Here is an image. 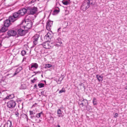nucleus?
Here are the masks:
<instances>
[{"label": "nucleus", "instance_id": "a19ab883", "mask_svg": "<svg viewBox=\"0 0 127 127\" xmlns=\"http://www.w3.org/2000/svg\"><path fill=\"white\" fill-rule=\"evenodd\" d=\"M80 85V86H83L84 87V84L83 83H80V84H79Z\"/></svg>", "mask_w": 127, "mask_h": 127}, {"label": "nucleus", "instance_id": "c756f323", "mask_svg": "<svg viewBox=\"0 0 127 127\" xmlns=\"http://www.w3.org/2000/svg\"><path fill=\"white\" fill-rule=\"evenodd\" d=\"M56 45L58 46H60L62 43V42H57V41H56Z\"/></svg>", "mask_w": 127, "mask_h": 127}, {"label": "nucleus", "instance_id": "a878e982", "mask_svg": "<svg viewBox=\"0 0 127 127\" xmlns=\"http://www.w3.org/2000/svg\"><path fill=\"white\" fill-rule=\"evenodd\" d=\"M52 66V65L50 64H47L45 65L44 67L45 68H50Z\"/></svg>", "mask_w": 127, "mask_h": 127}, {"label": "nucleus", "instance_id": "a211bd4d", "mask_svg": "<svg viewBox=\"0 0 127 127\" xmlns=\"http://www.w3.org/2000/svg\"><path fill=\"white\" fill-rule=\"evenodd\" d=\"M22 69V68L21 67H19L17 69V70L15 72L13 76H15Z\"/></svg>", "mask_w": 127, "mask_h": 127}, {"label": "nucleus", "instance_id": "c03bdc74", "mask_svg": "<svg viewBox=\"0 0 127 127\" xmlns=\"http://www.w3.org/2000/svg\"><path fill=\"white\" fill-rule=\"evenodd\" d=\"M56 127H60V126L59 125H58Z\"/></svg>", "mask_w": 127, "mask_h": 127}, {"label": "nucleus", "instance_id": "f8f14e48", "mask_svg": "<svg viewBox=\"0 0 127 127\" xmlns=\"http://www.w3.org/2000/svg\"><path fill=\"white\" fill-rule=\"evenodd\" d=\"M38 64L36 63H32L30 65V66H29V69L30 70H32V68H34L35 69H37L38 67Z\"/></svg>", "mask_w": 127, "mask_h": 127}, {"label": "nucleus", "instance_id": "de8ad7c7", "mask_svg": "<svg viewBox=\"0 0 127 127\" xmlns=\"http://www.w3.org/2000/svg\"><path fill=\"white\" fill-rule=\"evenodd\" d=\"M34 75H32V77L33 76H34Z\"/></svg>", "mask_w": 127, "mask_h": 127}, {"label": "nucleus", "instance_id": "6ab92c4d", "mask_svg": "<svg viewBox=\"0 0 127 127\" xmlns=\"http://www.w3.org/2000/svg\"><path fill=\"white\" fill-rule=\"evenodd\" d=\"M96 77L99 82L100 81H102L103 80V77L101 76L98 75H96Z\"/></svg>", "mask_w": 127, "mask_h": 127}, {"label": "nucleus", "instance_id": "72a5a7b5", "mask_svg": "<svg viewBox=\"0 0 127 127\" xmlns=\"http://www.w3.org/2000/svg\"><path fill=\"white\" fill-rule=\"evenodd\" d=\"M54 12L58 13L59 12V10H55L54 11Z\"/></svg>", "mask_w": 127, "mask_h": 127}, {"label": "nucleus", "instance_id": "9b49d317", "mask_svg": "<svg viewBox=\"0 0 127 127\" xmlns=\"http://www.w3.org/2000/svg\"><path fill=\"white\" fill-rule=\"evenodd\" d=\"M53 21L50 20H48L46 23V28L48 31L51 30V27L52 25Z\"/></svg>", "mask_w": 127, "mask_h": 127}, {"label": "nucleus", "instance_id": "58836bf2", "mask_svg": "<svg viewBox=\"0 0 127 127\" xmlns=\"http://www.w3.org/2000/svg\"><path fill=\"white\" fill-rule=\"evenodd\" d=\"M35 1V0H32L31 1H30V3L32 4V3H33V2H34Z\"/></svg>", "mask_w": 127, "mask_h": 127}, {"label": "nucleus", "instance_id": "7c9ffc66", "mask_svg": "<svg viewBox=\"0 0 127 127\" xmlns=\"http://www.w3.org/2000/svg\"><path fill=\"white\" fill-rule=\"evenodd\" d=\"M30 115H33V114H35V113H34L32 111H30Z\"/></svg>", "mask_w": 127, "mask_h": 127}, {"label": "nucleus", "instance_id": "473e14b6", "mask_svg": "<svg viewBox=\"0 0 127 127\" xmlns=\"http://www.w3.org/2000/svg\"><path fill=\"white\" fill-rule=\"evenodd\" d=\"M36 79L34 78L33 80H31V82L32 83H34L36 80Z\"/></svg>", "mask_w": 127, "mask_h": 127}, {"label": "nucleus", "instance_id": "9d476101", "mask_svg": "<svg viewBox=\"0 0 127 127\" xmlns=\"http://www.w3.org/2000/svg\"><path fill=\"white\" fill-rule=\"evenodd\" d=\"M7 35L9 37L11 36H15L17 34L16 32L14 30H10L7 32Z\"/></svg>", "mask_w": 127, "mask_h": 127}, {"label": "nucleus", "instance_id": "bb28decb", "mask_svg": "<svg viewBox=\"0 0 127 127\" xmlns=\"http://www.w3.org/2000/svg\"><path fill=\"white\" fill-rule=\"evenodd\" d=\"M22 115L23 116V117L24 118V119H26L27 120V121H28V116L26 114H22Z\"/></svg>", "mask_w": 127, "mask_h": 127}, {"label": "nucleus", "instance_id": "ddd939ff", "mask_svg": "<svg viewBox=\"0 0 127 127\" xmlns=\"http://www.w3.org/2000/svg\"><path fill=\"white\" fill-rule=\"evenodd\" d=\"M13 22L11 21L10 19V17L9 18V19H7L5 20L4 23V25L7 27H9L11 23H14Z\"/></svg>", "mask_w": 127, "mask_h": 127}, {"label": "nucleus", "instance_id": "e433bc0d", "mask_svg": "<svg viewBox=\"0 0 127 127\" xmlns=\"http://www.w3.org/2000/svg\"><path fill=\"white\" fill-rule=\"evenodd\" d=\"M40 72L39 71H37V72H33V73H34V75H36V74L38 73H40Z\"/></svg>", "mask_w": 127, "mask_h": 127}, {"label": "nucleus", "instance_id": "1a4fd4ad", "mask_svg": "<svg viewBox=\"0 0 127 127\" xmlns=\"http://www.w3.org/2000/svg\"><path fill=\"white\" fill-rule=\"evenodd\" d=\"M18 11L21 17H22L26 13H27V9L24 8H23Z\"/></svg>", "mask_w": 127, "mask_h": 127}, {"label": "nucleus", "instance_id": "a18cd8bd", "mask_svg": "<svg viewBox=\"0 0 127 127\" xmlns=\"http://www.w3.org/2000/svg\"><path fill=\"white\" fill-rule=\"evenodd\" d=\"M125 89H127V86H126Z\"/></svg>", "mask_w": 127, "mask_h": 127}, {"label": "nucleus", "instance_id": "603ef678", "mask_svg": "<svg viewBox=\"0 0 127 127\" xmlns=\"http://www.w3.org/2000/svg\"><path fill=\"white\" fill-rule=\"evenodd\" d=\"M48 0V1L49 0Z\"/></svg>", "mask_w": 127, "mask_h": 127}, {"label": "nucleus", "instance_id": "6e6552de", "mask_svg": "<svg viewBox=\"0 0 127 127\" xmlns=\"http://www.w3.org/2000/svg\"><path fill=\"white\" fill-rule=\"evenodd\" d=\"M40 37L39 35L35 34L32 37V39L33 40V47L35 46L38 43V39Z\"/></svg>", "mask_w": 127, "mask_h": 127}, {"label": "nucleus", "instance_id": "4be33fe9", "mask_svg": "<svg viewBox=\"0 0 127 127\" xmlns=\"http://www.w3.org/2000/svg\"><path fill=\"white\" fill-rule=\"evenodd\" d=\"M7 125L8 127V126L9 127H13L12 125L11 122L10 121H7Z\"/></svg>", "mask_w": 127, "mask_h": 127}, {"label": "nucleus", "instance_id": "c9c22d12", "mask_svg": "<svg viewBox=\"0 0 127 127\" xmlns=\"http://www.w3.org/2000/svg\"><path fill=\"white\" fill-rule=\"evenodd\" d=\"M15 115L17 117H18L19 115V113L18 112H16L15 113Z\"/></svg>", "mask_w": 127, "mask_h": 127}, {"label": "nucleus", "instance_id": "c85d7f7f", "mask_svg": "<svg viewBox=\"0 0 127 127\" xmlns=\"http://www.w3.org/2000/svg\"><path fill=\"white\" fill-rule=\"evenodd\" d=\"M26 53V52L25 50H23L21 51V54L23 56H24Z\"/></svg>", "mask_w": 127, "mask_h": 127}, {"label": "nucleus", "instance_id": "ea45409f", "mask_svg": "<svg viewBox=\"0 0 127 127\" xmlns=\"http://www.w3.org/2000/svg\"><path fill=\"white\" fill-rule=\"evenodd\" d=\"M65 11L66 13V14H68V11L67 10V9H66V10H65Z\"/></svg>", "mask_w": 127, "mask_h": 127}, {"label": "nucleus", "instance_id": "09e8293b", "mask_svg": "<svg viewBox=\"0 0 127 127\" xmlns=\"http://www.w3.org/2000/svg\"><path fill=\"white\" fill-rule=\"evenodd\" d=\"M2 20V19H1L0 20V21Z\"/></svg>", "mask_w": 127, "mask_h": 127}, {"label": "nucleus", "instance_id": "20e7f679", "mask_svg": "<svg viewBox=\"0 0 127 127\" xmlns=\"http://www.w3.org/2000/svg\"><path fill=\"white\" fill-rule=\"evenodd\" d=\"M78 103L80 107L84 106L87 108V106L88 105V101L87 100L82 98V99H79Z\"/></svg>", "mask_w": 127, "mask_h": 127}, {"label": "nucleus", "instance_id": "f257e3e1", "mask_svg": "<svg viewBox=\"0 0 127 127\" xmlns=\"http://www.w3.org/2000/svg\"><path fill=\"white\" fill-rule=\"evenodd\" d=\"M52 36L53 33L51 32H49L44 36V39L46 41L42 44V45L44 48L49 49L53 47L52 44L48 42L52 38Z\"/></svg>", "mask_w": 127, "mask_h": 127}, {"label": "nucleus", "instance_id": "412c9836", "mask_svg": "<svg viewBox=\"0 0 127 127\" xmlns=\"http://www.w3.org/2000/svg\"><path fill=\"white\" fill-rule=\"evenodd\" d=\"M60 109H59L57 111V114L58 115V116L59 117H62L63 116L62 114V113Z\"/></svg>", "mask_w": 127, "mask_h": 127}, {"label": "nucleus", "instance_id": "5701e85b", "mask_svg": "<svg viewBox=\"0 0 127 127\" xmlns=\"http://www.w3.org/2000/svg\"><path fill=\"white\" fill-rule=\"evenodd\" d=\"M62 3L64 5H67L69 4V2L65 0H63L62 1Z\"/></svg>", "mask_w": 127, "mask_h": 127}, {"label": "nucleus", "instance_id": "f3484780", "mask_svg": "<svg viewBox=\"0 0 127 127\" xmlns=\"http://www.w3.org/2000/svg\"><path fill=\"white\" fill-rule=\"evenodd\" d=\"M7 27L4 26H3L1 28L0 31L1 32H4L7 30Z\"/></svg>", "mask_w": 127, "mask_h": 127}, {"label": "nucleus", "instance_id": "0eeeda50", "mask_svg": "<svg viewBox=\"0 0 127 127\" xmlns=\"http://www.w3.org/2000/svg\"><path fill=\"white\" fill-rule=\"evenodd\" d=\"M7 104L8 108L10 109H12L14 108L16 106V103L15 101L11 100L8 101Z\"/></svg>", "mask_w": 127, "mask_h": 127}, {"label": "nucleus", "instance_id": "3c124183", "mask_svg": "<svg viewBox=\"0 0 127 127\" xmlns=\"http://www.w3.org/2000/svg\"><path fill=\"white\" fill-rule=\"evenodd\" d=\"M42 76V75H41V76Z\"/></svg>", "mask_w": 127, "mask_h": 127}, {"label": "nucleus", "instance_id": "cd10ccee", "mask_svg": "<svg viewBox=\"0 0 127 127\" xmlns=\"http://www.w3.org/2000/svg\"><path fill=\"white\" fill-rule=\"evenodd\" d=\"M65 90L64 88H63L62 89L60 90L59 92V94H61L63 92H65Z\"/></svg>", "mask_w": 127, "mask_h": 127}, {"label": "nucleus", "instance_id": "79ce46f5", "mask_svg": "<svg viewBox=\"0 0 127 127\" xmlns=\"http://www.w3.org/2000/svg\"><path fill=\"white\" fill-rule=\"evenodd\" d=\"M34 87L36 88H37V86L36 84H35L34 85Z\"/></svg>", "mask_w": 127, "mask_h": 127}, {"label": "nucleus", "instance_id": "49530a36", "mask_svg": "<svg viewBox=\"0 0 127 127\" xmlns=\"http://www.w3.org/2000/svg\"><path fill=\"white\" fill-rule=\"evenodd\" d=\"M41 93H43V91H42V92H41Z\"/></svg>", "mask_w": 127, "mask_h": 127}, {"label": "nucleus", "instance_id": "2eb2a0df", "mask_svg": "<svg viewBox=\"0 0 127 127\" xmlns=\"http://www.w3.org/2000/svg\"><path fill=\"white\" fill-rule=\"evenodd\" d=\"M54 119L51 116L48 117L47 119L48 122L50 124H53L54 122Z\"/></svg>", "mask_w": 127, "mask_h": 127}, {"label": "nucleus", "instance_id": "4c0bfd02", "mask_svg": "<svg viewBox=\"0 0 127 127\" xmlns=\"http://www.w3.org/2000/svg\"><path fill=\"white\" fill-rule=\"evenodd\" d=\"M61 28H60L58 29V32H59V33H61V31H60V30H61Z\"/></svg>", "mask_w": 127, "mask_h": 127}, {"label": "nucleus", "instance_id": "37998d69", "mask_svg": "<svg viewBox=\"0 0 127 127\" xmlns=\"http://www.w3.org/2000/svg\"><path fill=\"white\" fill-rule=\"evenodd\" d=\"M63 79V78H61L60 77L59 78V80H60L61 81Z\"/></svg>", "mask_w": 127, "mask_h": 127}, {"label": "nucleus", "instance_id": "4468645a", "mask_svg": "<svg viewBox=\"0 0 127 127\" xmlns=\"http://www.w3.org/2000/svg\"><path fill=\"white\" fill-rule=\"evenodd\" d=\"M32 26V23L31 22H30L29 23L27 24L26 26H23L26 30L27 31L29 29H30Z\"/></svg>", "mask_w": 127, "mask_h": 127}, {"label": "nucleus", "instance_id": "8fccbe9b", "mask_svg": "<svg viewBox=\"0 0 127 127\" xmlns=\"http://www.w3.org/2000/svg\"><path fill=\"white\" fill-rule=\"evenodd\" d=\"M36 119H35L36 121Z\"/></svg>", "mask_w": 127, "mask_h": 127}, {"label": "nucleus", "instance_id": "f03ea898", "mask_svg": "<svg viewBox=\"0 0 127 127\" xmlns=\"http://www.w3.org/2000/svg\"><path fill=\"white\" fill-rule=\"evenodd\" d=\"M92 0H85L83 2L81 6V9L85 10L90 7L91 5L92 4Z\"/></svg>", "mask_w": 127, "mask_h": 127}, {"label": "nucleus", "instance_id": "7ed1b4c3", "mask_svg": "<svg viewBox=\"0 0 127 127\" xmlns=\"http://www.w3.org/2000/svg\"><path fill=\"white\" fill-rule=\"evenodd\" d=\"M9 17L11 21L14 22L21 17L18 11L14 12Z\"/></svg>", "mask_w": 127, "mask_h": 127}, {"label": "nucleus", "instance_id": "dca6fc26", "mask_svg": "<svg viewBox=\"0 0 127 127\" xmlns=\"http://www.w3.org/2000/svg\"><path fill=\"white\" fill-rule=\"evenodd\" d=\"M14 97V95L13 94H11L6 96L4 99V100H6V99H11Z\"/></svg>", "mask_w": 127, "mask_h": 127}, {"label": "nucleus", "instance_id": "423d86ee", "mask_svg": "<svg viewBox=\"0 0 127 127\" xmlns=\"http://www.w3.org/2000/svg\"><path fill=\"white\" fill-rule=\"evenodd\" d=\"M27 31L23 27H21L18 29L17 32L18 34L21 36H23L25 34L27 33Z\"/></svg>", "mask_w": 127, "mask_h": 127}, {"label": "nucleus", "instance_id": "39448f33", "mask_svg": "<svg viewBox=\"0 0 127 127\" xmlns=\"http://www.w3.org/2000/svg\"><path fill=\"white\" fill-rule=\"evenodd\" d=\"M27 8V13L29 15H33L35 14L37 11V8L35 7L32 8L29 7Z\"/></svg>", "mask_w": 127, "mask_h": 127}, {"label": "nucleus", "instance_id": "393cba45", "mask_svg": "<svg viewBox=\"0 0 127 127\" xmlns=\"http://www.w3.org/2000/svg\"><path fill=\"white\" fill-rule=\"evenodd\" d=\"M38 85L39 88H41L44 87V84L43 83H38Z\"/></svg>", "mask_w": 127, "mask_h": 127}, {"label": "nucleus", "instance_id": "aec40b11", "mask_svg": "<svg viewBox=\"0 0 127 127\" xmlns=\"http://www.w3.org/2000/svg\"><path fill=\"white\" fill-rule=\"evenodd\" d=\"M93 103L94 105H97V102L96 99L94 97L93 98Z\"/></svg>", "mask_w": 127, "mask_h": 127}, {"label": "nucleus", "instance_id": "f704fd0d", "mask_svg": "<svg viewBox=\"0 0 127 127\" xmlns=\"http://www.w3.org/2000/svg\"><path fill=\"white\" fill-rule=\"evenodd\" d=\"M118 114L117 113H116L114 116V117L115 118H117L118 116Z\"/></svg>", "mask_w": 127, "mask_h": 127}, {"label": "nucleus", "instance_id": "b1692460", "mask_svg": "<svg viewBox=\"0 0 127 127\" xmlns=\"http://www.w3.org/2000/svg\"><path fill=\"white\" fill-rule=\"evenodd\" d=\"M41 114H43L42 112H41L37 114L35 116V117L37 118H39L41 116Z\"/></svg>", "mask_w": 127, "mask_h": 127}, {"label": "nucleus", "instance_id": "2f4dec72", "mask_svg": "<svg viewBox=\"0 0 127 127\" xmlns=\"http://www.w3.org/2000/svg\"><path fill=\"white\" fill-rule=\"evenodd\" d=\"M34 114H33V115H30V118L31 119H33L34 118H35V116L34 115Z\"/></svg>", "mask_w": 127, "mask_h": 127}]
</instances>
